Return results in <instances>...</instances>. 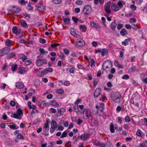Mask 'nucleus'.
Listing matches in <instances>:
<instances>
[{"mask_svg": "<svg viewBox=\"0 0 147 147\" xmlns=\"http://www.w3.org/2000/svg\"><path fill=\"white\" fill-rule=\"evenodd\" d=\"M53 71L52 68L49 67L47 68L41 72H38L37 74L39 77H42L47 74L49 72H52Z\"/></svg>", "mask_w": 147, "mask_h": 147, "instance_id": "nucleus-2", "label": "nucleus"}, {"mask_svg": "<svg viewBox=\"0 0 147 147\" xmlns=\"http://www.w3.org/2000/svg\"><path fill=\"white\" fill-rule=\"evenodd\" d=\"M66 111L65 109L64 108H61L58 110V113L59 114V116L62 115Z\"/></svg>", "mask_w": 147, "mask_h": 147, "instance_id": "nucleus-15", "label": "nucleus"}, {"mask_svg": "<svg viewBox=\"0 0 147 147\" xmlns=\"http://www.w3.org/2000/svg\"><path fill=\"white\" fill-rule=\"evenodd\" d=\"M47 60L46 59H39L36 60V64L37 66L39 67L42 66L43 65L47 64Z\"/></svg>", "mask_w": 147, "mask_h": 147, "instance_id": "nucleus-8", "label": "nucleus"}, {"mask_svg": "<svg viewBox=\"0 0 147 147\" xmlns=\"http://www.w3.org/2000/svg\"><path fill=\"white\" fill-rule=\"evenodd\" d=\"M38 111L36 109H34L33 110H32L31 114V115H34L36 113H38Z\"/></svg>", "mask_w": 147, "mask_h": 147, "instance_id": "nucleus-59", "label": "nucleus"}, {"mask_svg": "<svg viewBox=\"0 0 147 147\" xmlns=\"http://www.w3.org/2000/svg\"><path fill=\"white\" fill-rule=\"evenodd\" d=\"M39 51L41 53L40 54V55L41 54L44 55L46 53V52L45 51L44 49L43 48H40L39 49Z\"/></svg>", "mask_w": 147, "mask_h": 147, "instance_id": "nucleus-45", "label": "nucleus"}, {"mask_svg": "<svg viewBox=\"0 0 147 147\" xmlns=\"http://www.w3.org/2000/svg\"><path fill=\"white\" fill-rule=\"evenodd\" d=\"M98 24L93 21H91L90 22V24L91 26L93 27H95Z\"/></svg>", "mask_w": 147, "mask_h": 147, "instance_id": "nucleus-51", "label": "nucleus"}, {"mask_svg": "<svg viewBox=\"0 0 147 147\" xmlns=\"http://www.w3.org/2000/svg\"><path fill=\"white\" fill-rule=\"evenodd\" d=\"M63 20L65 24H68L70 23V19L68 17L67 18H63Z\"/></svg>", "mask_w": 147, "mask_h": 147, "instance_id": "nucleus-24", "label": "nucleus"}, {"mask_svg": "<svg viewBox=\"0 0 147 147\" xmlns=\"http://www.w3.org/2000/svg\"><path fill=\"white\" fill-rule=\"evenodd\" d=\"M97 114L99 116L103 115V110L100 108H98L97 111Z\"/></svg>", "mask_w": 147, "mask_h": 147, "instance_id": "nucleus-20", "label": "nucleus"}, {"mask_svg": "<svg viewBox=\"0 0 147 147\" xmlns=\"http://www.w3.org/2000/svg\"><path fill=\"white\" fill-rule=\"evenodd\" d=\"M100 142L97 140H95L94 143V144L96 146H99L100 145Z\"/></svg>", "mask_w": 147, "mask_h": 147, "instance_id": "nucleus-50", "label": "nucleus"}, {"mask_svg": "<svg viewBox=\"0 0 147 147\" xmlns=\"http://www.w3.org/2000/svg\"><path fill=\"white\" fill-rule=\"evenodd\" d=\"M20 22L21 25L23 27H26L27 25V23L24 21H21Z\"/></svg>", "mask_w": 147, "mask_h": 147, "instance_id": "nucleus-43", "label": "nucleus"}, {"mask_svg": "<svg viewBox=\"0 0 147 147\" xmlns=\"http://www.w3.org/2000/svg\"><path fill=\"white\" fill-rule=\"evenodd\" d=\"M90 113L88 112L87 109L85 108L83 111V116L84 118L87 119L88 118H89L90 117Z\"/></svg>", "mask_w": 147, "mask_h": 147, "instance_id": "nucleus-10", "label": "nucleus"}, {"mask_svg": "<svg viewBox=\"0 0 147 147\" xmlns=\"http://www.w3.org/2000/svg\"><path fill=\"white\" fill-rule=\"evenodd\" d=\"M11 117L18 119H20L19 117V116L18 115V114L15 113L12 114L11 116Z\"/></svg>", "mask_w": 147, "mask_h": 147, "instance_id": "nucleus-39", "label": "nucleus"}, {"mask_svg": "<svg viewBox=\"0 0 147 147\" xmlns=\"http://www.w3.org/2000/svg\"><path fill=\"white\" fill-rule=\"evenodd\" d=\"M127 31L125 29H122L120 32V34L122 36H125L127 34Z\"/></svg>", "mask_w": 147, "mask_h": 147, "instance_id": "nucleus-19", "label": "nucleus"}, {"mask_svg": "<svg viewBox=\"0 0 147 147\" xmlns=\"http://www.w3.org/2000/svg\"><path fill=\"white\" fill-rule=\"evenodd\" d=\"M19 57L20 58L22 59V61H24L27 59L26 57L22 54H19Z\"/></svg>", "mask_w": 147, "mask_h": 147, "instance_id": "nucleus-25", "label": "nucleus"}, {"mask_svg": "<svg viewBox=\"0 0 147 147\" xmlns=\"http://www.w3.org/2000/svg\"><path fill=\"white\" fill-rule=\"evenodd\" d=\"M80 29L82 32H84L86 31L87 28L85 25H81L80 26Z\"/></svg>", "mask_w": 147, "mask_h": 147, "instance_id": "nucleus-17", "label": "nucleus"}, {"mask_svg": "<svg viewBox=\"0 0 147 147\" xmlns=\"http://www.w3.org/2000/svg\"><path fill=\"white\" fill-rule=\"evenodd\" d=\"M136 67L135 66H133L131 69H129L128 70V71L130 72H133L136 70Z\"/></svg>", "mask_w": 147, "mask_h": 147, "instance_id": "nucleus-46", "label": "nucleus"}, {"mask_svg": "<svg viewBox=\"0 0 147 147\" xmlns=\"http://www.w3.org/2000/svg\"><path fill=\"white\" fill-rule=\"evenodd\" d=\"M18 139H20L22 140H24V138L22 136L21 134L20 133H18L17 136Z\"/></svg>", "mask_w": 147, "mask_h": 147, "instance_id": "nucleus-55", "label": "nucleus"}, {"mask_svg": "<svg viewBox=\"0 0 147 147\" xmlns=\"http://www.w3.org/2000/svg\"><path fill=\"white\" fill-rule=\"evenodd\" d=\"M114 127V125L111 123L110 125V131L112 133H113L115 132Z\"/></svg>", "mask_w": 147, "mask_h": 147, "instance_id": "nucleus-31", "label": "nucleus"}, {"mask_svg": "<svg viewBox=\"0 0 147 147\" xmlns=\"http://www.w3.org/2000/svg\"><path fill=\"white\" fill-rule=\"evenodd\" d=\"M73 108H74V110L76 112V113L77 114H78L80 112V111L78 109V105H75L74 106Z\"/></svg>", "mask_w": 147, "mask_h": 147, "instance_id": "nucleus-40", "label": "nucleus"}, {"mask_svg": "<svg viewBox=\"0 0 147 147\" xmlns=\"http://www.w3.org/2000/svg\"><path fill=\"white\" fill-rule=\"evenodd\" d=\"M56 92L57 93L59 94H62L64 92L63 90L61 89H59L57 90L56 91Z\"/></svg>", "mask_w": 147, "mask_h": 147, "instance_id": "nucleus-38", "label": "nucleus"}, {"mask_svg": "<svg viewBox=\"0 0 147 147\" xmlns=\"http://www.w3.org/2000/svg\"><path fill=\"white\" fill-rule=\"evenodd\" d=\"M141 132L142 131L140 129H138L136 133V134L139 137H142Z\"/></svg>", "mask_w": 147, "mask_h": 147, "instance_id": "nucleus-44", "label": "nucleus"}, {"mask_svg": "<svg viewBox=\"0 0 147 147\" xmlns=\"http://www.w3.org/2000/svg\"><path fill=\"white\" fill-rule=\"evenodd\" d=\"M38 11H41L45 9V7L44 6H42L38 7H36Z\"/></svg>", "mask_w": 147, "mask_h": 147, "instance_id": "nucleus-33", "label": "nucleus"}, {"mask_svg": "<svg viewBox=\"0 0 147 147\" xmlns=\"http://www.w3.org/2000/svg\"><path fill=\"white\" fill-rule=\"evenodd\" d=\"M90 61L91 63V66H92L95 65V61L93 59L91 58Z\"/></svg>", "mask_w": 147, "mask_h": 147, "instance_id": "nucleus-63", "label": "nucleus"}, {"mask_svg": "<svg viewBox=\"0 0 147 147\" xmlns=\"http://www.w3.org/2000/svg\"><path fill=\"white\" fill-rule=\"evenodd\" d=\"M102 66L103 69L105 70L107 69L111 68L112 66V63L111 61L107 60L104 62Z\"/></svg>", "mask_w": 147, "mask_h": 147, "instance_id": "nucleus-3", "label": "nucleus"}, {"mask_svg": "<svg viewBox=\"0 0 147 147\" xmlns=\"http://www.w3.org/2000/svg\"><path fill=\"white\" fill-rule=\"evenodd\" d=\"M72 19L75 23H77L79 20L77 17H72Z\"/></svg>", "mask_w": 147, "mask_h": 147, "instance_id": "nucleus-57", "label": "nucleus"}, {"mask_svg": "<svg viewBox=\"0 0 147 147\" xmlns=\"http://www.w3.org/2000/svg\"><path fill=\"white\" fill-rule=\"evenodd\" d=\"M16 87L19 89L22 88L24 86V84L18 82L16 83Z\"/></svg>", "mask_w": 147, "mask_h": 147, "instance_id": "nucleus-22", "label": "nucleus"}, {"mask_svg": "<svg viewBox=\"0 0 147 147\" xmlns=\"http://www.w3.org/2000/svg\"><path fill=\"white\" fill-rule=\"evenodd\" d=\"M40 42L41 43L45 44L46 42V40L44 39L40 38Z\"/></svg>", "mask_w": 147, "mask_h": 147, "instance_id": "nucleus-61", "label": "nucleus"}, {"mask_svg": "<svg viewBox=\"0 0 147 147\" xmlns=\"http://www.w3.org/2000/svg\"><path fill=\"white\" fill-rule=\"evenodd\" d=\"M147 145L145 144L143 142L142 143H140L138 146V147H146Z\"/></svg>", "mask_w": 147, "mask_h": 147, "instance_id": "nucleus-49", "label": "nucleus"}, {"mask_svg": "<svg viewBox=\"0 0 147 147\" xmlns=\"http://www.w3.org/2000/svg\"><path fill=\"white\" fill-rule=\"evenodd\" d=\"M92 10L91 7L89 5L85 6L83 10V13L84 15L87 16L90 14Z\"/></svg>", "mask_w": 147, "mask_h": 147, "instance_id": "nucleus-4", "label": "nucleus"}, {"mask_svg": "<svg viewBox=\"0 0 147 147\" xmlns=\"http://www.w3.org/2000/svg\"><path fill=\"white\" fill-rule=\"evenodd\" d=\"M123 24H118L117 26V29L118 30H119L121 29L122 28H123Z\"/></svg>", "mask_w": 147, "mask_h": 147, "instance_id": "nucleus-53", "label": "nucleus"}, {"mask_svg": "<svg viewBox=\"0 0 147 147\" xmlns=\"http://www.w3.org/2000/svg\"><path fill=\"white\" fill-rule=\"evenodd\" d=\"M10 51V49L5 47L0 50V56H3L7 54Z\"/></svg>", "mask_w": 147, "mask_h": 147, "instance_id": "nucleus-6", "label": "nucleus"}, {"mask_svg": "<svg viewBox=\"0 0 147 147\" xmlns=\"http://www.w3.org/2000/svg\"><path fill=\"white\" fill-rule=\"evenodd\" d=\"M76 44L80 47L84 46L85 45V43L82 38H79L77 40Z\"/></svg>", "mask_w": 147, "mask_h": 147, "instance_id": "nucleus-9", "label": "nucleus"}, {"mask_svg": "<svg viewBox=\"0 0 147 147\" xmlns=\"http://www.w3.org/2000/svg\"><path fill=\"white\" fill-rule=\"evenodd\" d=\"M50 104L52 106H55V107H59V105L58 103L57 102L54 100H52L50 102Z\"/></svg>", "mask_w": 147, "mask_h": 147, "instance_id": "nucleus-18", "label": "nucleus"}, {"mask_svg": "<svg viewBox=\"0 0 147 147\" xmlns=\"http://www.w3.org/2000/svg\"><path fill=\"white\" fill-rule=\"evenodd\" d=\"M52 2L55 4H60L61 3L62 0H51Z\"/></svg>", "mask_w": 147, "mask_h": 147, "instance_id": "nucleus-34", "label": "nucleus"}, {"mask_svg": "<svg viewBox=\"0 0 147 147\" xmlns=\"http://www.w3.org/2000/svg\"><path fill=\"white\" fill-rule=\"evenodd\" d=\"M94 124L96 126H97L98 125V121L97 119H95L94 122Z\"/></svg>", "mask_w": 147, "mask_h": 147, "instance_id": "nucleus-48", "label": "nucleus"}, {"mask_svg": "<svg viewBox=\"0 0 147 147\" xmlns=\"http://www.w3.org/2000/svg\"><path fill=\"white\" fill-rule=\"evenodd\" d=\"M130 8L133 11H134L136 9V7L134 4H132L130 5Z\"/></svg>", "mask_w": 147, "mask_h": 147, "instance_id": "nucleus-52", "label": "nucleus"}, {"mask_svg": "<svg viewBox=\"0 0 147 147\" xmlns=\"http://www.w3.org/2000/svg\"><path fill=\"white\" fill-rule=\"evenodd\" d=\"M125 121L126 122L129 123L131 121V119L128 116H127L125 117Z\"/></svg>", "mask_w": 147, "mask_h": 147, "instance_id": "nucleus-36", "label": "nucleus"}, {"mask_svg": "<svg viewBox=\"0 0 147 147\" xmlns=\"http://www.w3.org/2000/svg\"><path fill=\"white\" fill-rule=\"evenodd\" d=\"M19 2L22 5H25L28 3V1H25L24 0H20Z\"/></svg>", "mask_w": 147, "mask_h": 147, "instance_id": "nucleus-30", "label": "nucleus"}, {"mask_svg": "<svg viewBox=\"0 0 147 147\" xmlns=\"http://www.w3.org/2000/svg\"><path fill=\"white\" fill-rule=\"evenodd\" d=\"M117 26V24L116 22H113L111 24L110 26L112 29H114Z\"/></svg>", "mask_w": 147, "mask_h": 147, "instance_id": "nucleus-28", "label": "nucleus"}, {"mask_svg": "<svg viewBox=\"0 0 147 147\" xmlns=\"http://www.w3.org/2000/svg\"><path fill=\"white\" fill-rule=\"evenodd\" d=\"M70 31L71 34L72 35H73L74 36H76L77 35L75 30L73 28H71L70 30Z\"/></svg>", "mask_w": 147, "mask_h": 147, "instance_id": "nucleus-32", "label": "nucleus"}, {"mask_svg": "<svg viewBox=\"0 0 147 147\" xmlns=\"http://www.w3.org/2000/svg\"><path fill=\"white\" fill-rule=\"evenodd\" d=\"M8 126L11 129H16L18 128V127H16V125L15 124L13 125H8Z\"/></svg>", "mask_w": 147, "mask_h": 147, "instance_id": "nucleus-41", "label": "nucleus"}, {"mask_svg": "<svg viewBox=\"0 0 147 147\" xmlns=\"http://www.w3.org/2000/svg\"><path fill=\"white\" fill-rule=\"evenodd\" d=\"M90 137V134H89L84 133L82 135L80 136L81 139L84 140L86 141Z\"/></svg>", "mask_w": 147, "mask_h": 147, "instance_id": "nucleus-13", "label": "nucleus"}, {"mask_svg": "<svg viewBox=\"0 0 147 147\" xmlns=\"http://www.w3.org/2000/svg\"><path fill=\"white\" fill-rule=\"evenodd\" d=\"M117 5L118 6V7L120 9L122 8L123 7L122 2L121 0H119L118 2Z\"/></svg>", "mask_w": 147, "mask_h": 147, "instance_id": "nucleus-29", "label": "nucleus"}, {"mask_svg": "<svg viewBox=\"0 0 147 147\" xmlns=\"http://www.w3.org/2000/svg\"><path fill=\"white\" fill-rule=\"evenodd\" d=\"M60 44L59 43H55L53 44H51V47L53 48H55L56 47L59 45Z\"/></svg>", "mask_w": 147, "mask_h": 147, "instance_id": "nucleus-54", "label": "nucleus"}, {"mask_svg": "<svg viewBox=\"0 0 147 147\" xmlns=\"http://www.w3.org/2000/svg\"><path fill=\"white\" fill-rule=\"evenodd\" d=\"M8 9L9 11L16 13H18L21 11L20 9L15 6H10L9 7Z\"/></svg>", "mask_w": 147, "mask_h": 147, "instance_id": "nucleus-5", "label": "nucleus"}, {"mask_svg": "<svg viewBox=\"0 0 147 147\" xmlns=\"http://www.w3.org/2000/svg\"><path fill=\"white\" fill-rule=\"evenodd\" d=\"M50 111L51 112L53 113H55L57 112L56 109L52 108H51L50 109Z\"/></svg>", "mask_w": 147, "mask_h": 147, "instance_id": "nucleus-60", "label": "nucleus"}, {"mask_svg": "<svg viewBox=\"0 0 147 147\" xmlns=\"http://www.w3.org/2000/svg\"><path fill=\"white\" fill-rule=\"evenodd\" d=\"M16 113L19 116H20L23 114V111L20 108H19L18 109Z\"/></svg>", "mask_w": 147, "mask_h": 147, "instance_id": "nucleus-35", "label": "nucleus"}, {"mask_svg": "<svg viewBox=\"0 0 147 147\" xmlns=\"http://www.w3.org/2000/svg\"><path fill=\"white\" fill-rule=\"evenodd\" d=\"M131 27L133 30H138V27L134 24H132L131 25Z\"/></svg>", "mask_w": 147, "mask_h": 147, "instance_id": "nucleus-47", "label": "nucleus"}, {"mask_svg": "<svg viewBox=\"0 0 147 147\" xmlns=\"http://www.w3.org/2000/svg\"><path fill=\"white\" fill-rule=\"evenodd\" d=\"M111 8L112 10L115 11H117L120 10L119 8L117 5L114 4H112L111 6Z\"/></svg>", "mask_w": 147, "mask_h": 147, "instance_id": "nucleus-14", "label": "nucleus"}, {"mask_svg": "<svg viewBox=\"0 0 147 147\" xmlns=\"http://www.w3.org/2000/svg\"><path fill=\"white\" fill-rule=\"evenodd\" d=\"M108 51L107 49H103L101 52L102 56L103 57L105 55H107L108 54Z\"/></svg>", "mask_w": 147, "mask_h": 147, "instance_id": "nucleus-21", "label": "nucleus"}, {"mask_svg": "<svg viewBox=\"0 0 147 147\" xmlns=\"http://www.w3.org/2000/svg\"><path fill=\"white\" fill-rule=\"evenodd\" d=\"M5 45L8 47H10L11 45L10 40L9 39H7L6 40Z\"/></svg>", "mask_w": 147, "mask_h": 147, "instance_id": "nucleus-37", "label": "nucleus"}, {"mask_svg": "<svg viewBox=\"0 0 147 147\" xmlns=\"http://www.w3.org/2000/svg\"><path fill=\"white\" fill-rule=\"evenodd\" d=\"M136 21V20L134 18L130 19L129 22L130 23H134Z\"/></svg>", "mask_w": 147, "mask_h": 147, "instance_id": "nucleus-64", "label": "nucleus"}, {"mask_svg": "<svg viewBox=\"0 0 147 147\" xmlns=\"http://www.w3.org/2000/svg\"><path fill=\"white\" fill-rule=\"evenodd\" d=\"M130 40V38H128L125 40V41L122 42V44L124 46H126L128 44V42Z\"/></svg>", "mask_w": 147, "mask_h": 147, "instance_id": "nucleus-26", "label": "nucleus"}, {"mask_svg": "<svg viewBox=\"0 0 147 147\" xmlns=\"http://www.w3.org/2000/svg\"><path fill=\"white\" fill-rule=\"evenodd\" d=\"M124 49H122L120 52V57L122 58L123 56V53H124Z\"/></svg>", "mask_w": 147, "mask_h": 147, "instance_id": "nucleus-62", "label": "nucleus"}, {"mask_svg": "<svg viewBox=\"0 0 147 147\" xmlns=\"http://www.w3.org/2000/svg\"><path fill=\"white\" fill-rule=\"evenodd\" d=\"M121 97L120 94L117 92L112 93L111 96L112 100L116 103H119L120 102Z\"/></svg>", "mask_w": 147, "mask_h": 147, "instance_id": "nucleus-1", "label": "nucleus"}, {"mask_svg": "<svg viewBox=\"0 0 147 147\" xmlns=\"http://www.w3.org/2000/svg\"><path fill=\"white\" fill-rule=\"evenodd\" d=\"M57 124L56 122L54 120L52 121L51 124V127L56 128L57 127Z\"/></svg>", "mask_w": 147, "mask_h": 147, "instance_id": "nucleus-23", "label": "nucleus"}, {"mask_svg": "<svg viewBox=\"0 0 147 147\" xmlns=\"http://www.w3.org/2000/svg\"><path fill=\"white\" fill-rule=\"evenodd\" d=\"M16 54L13 52H11L9 53L7 56V59H10L15 56Z\"/></svg>", "mask_w": 147, "mask_h": 147, "instance_id": "nucleus-16", "label": "nucleus"}, {"mask_svg": "<svg viewBox=\"0 0 147 147\" xmlns=\"http://www.w3.org/2000/svg\"><path fill=\"white\" fill-rule=\"evenodd\" d=\"M111 3V2H108L107 3H106L104 6V9L106 13L109 14L111 12V10L110 9Z\"/></svg>", "mask_w": 147, "mask_h": 147, "instance_id": "nucleus-7", "label": "nucleus"}, {"mask_svg": "<svg viewBox=\"0 0 147 147\" xmlns=\"http://www.w3.org/2000/svg\"><path fill=\"white\" fill-rule=\"evenodd\" d=\"M19 71L18 73H19L20 74H24L27 71V69L25 67H24L22 66H20L19 68Z\"/></svg>", "mask_w": 147, "mask_h": 147, "instance_id": "nucleus-11", "label": "nucleus"}, {"mask_svg": "<svg viewBox=\"0 0 147 147\" xmlns=\"http://www.w3.org/2000/svg\"><path fill=\"white\" fill-rule=\"evenodd\" d=\"M11 70L13 72L16 71L17 68L18 67V65L17 64H13L11 66Z\"/></svg>", "mask_w": 147, "mask_h": 147, "instance_id": "nucleus-27", "label": "nucleus"}, {"mask_svg": "<svg viewBox=\"0 0 147 147\" xmlns=\"http://www.w3.org/2000/svg\"><path fill=\"white\" fill-rule=\"evenodd\" d=\"M129 78V76L127 75H125L122 77V78L124 80H127Z\"/></svg>", "mask_w": 147, "mask_h": 147, "instance_id": "nucleus-56", "label": "nucleus"}, {"mask_svg": "<svg viewBox=\"0 0 147 147\" xmlns=\"http://www.w3.org/2000/svg\"><path fill=\"white\" fill-rule=\"evenodd\" d=\"M63 52L65 54L67 55H68L69 53V51L66 49H65L63 50Z\"/></svg>", "mask_w": 147, "mask_h": 147, "instance_id": "nucleus-58", "label": "nucleus"}, {"mask_svg": "<svg viewBox=\"0 0 147 147\" xmlns=\"http://www.w3.org/2000/svg\"><path fill=\"white\" fill-rule=\"evenodd\" d=\"M18 29L15 26L13 27L12 29L13 32L16 35L17 34Z\"/></svg>", "mask_w": 147, "mask_h": 147, "instance_id": "nucleus-42", "label": "nucleus"}, {"mask_svg": "<svg viewBox=\"0 0 147 147\" xmlns=\"http://www.w3.org/2000/svg\"><path fill=\"white\" fill-rule=\"evenodd\" d=\"M101 90L99 88L96 89L94 92V97L95 98L98 97L100 94Z\"/></svg>", "mask_w": 147, "mask_h": 147, "instance_id": "nucleus-12", "label": "nucleus"}]
</instances>
